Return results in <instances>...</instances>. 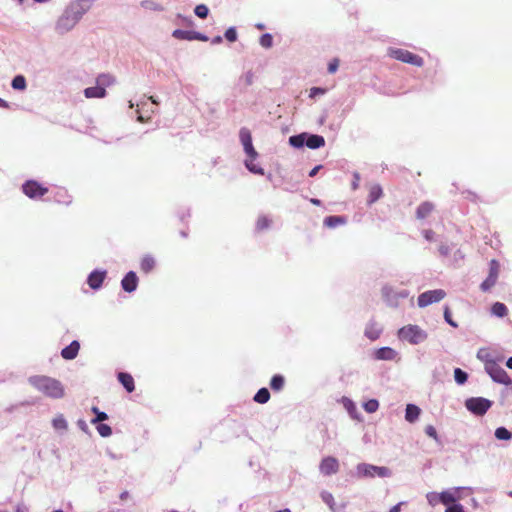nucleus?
I'll return each instance as SVG.
<instances>
[{
    "label": "nucleus",
    "instance_id": "obj_35",
    "mask_svg": "<svg viewBox=\"0 0 512 512\" xmlns=\"http://www.w3.org/2000/svg\"><path fill=\"white\" fill-rule=\"evenodd\" d=\"M495 437L499 440H510L512 434L505 427H499L495 430Z\"/></svg>",
    "mask_w": 512,
    "mask_h": 512
},
{
    "label": "nucleus",
    "instance_id": "obj_38",
    "mask_svg": "<svg viewBox=\"0 0 512 512\" xmlns=\"http://www.w3.org/2000/svg\"><path fill=\"white\" fill-rule=\"evenodd\" d=\"M96 429L102 437H109L112 434V429L109 425L101 422L97 423Z\"/></svg>",
    "mask_w": 512,
    "mask_h": 512
},
{
    "label": "nucleus",
    "instance_id": "obj_22",
    "mask_svg": "<svg viewBox=\"0 0 512 512\" xmlns=\"http://www.w3.org/2000/svg\"><path fill=\"white\" fill-rule=\"evenodd\" d=\"M420 408L414 404H408L406 407L405 419L412 423L414 422L420 415Z\"/></svg>",
    "mask_w": 512,
    "mask_h": 512
},
{
    "label": "nucleus",
    "instance_id": "obj_50",
    "mask_svg": "<svg viewBox=\"0 0 512 512\" xmlns=\"http://www.w3.org/2000/svg\"><path fill=\"white\" fill-rule=\"evenodd\" d=\"M225 38L229 42H235L237 40V31L234 27H230L225 31Z\"/></svg>",
    "mask_w": 512,
    "mask_h": 512
},
{
    "label": "nucleus",
    "instance_id": "obj_1",
    "mask_svg": "<svg viewBox=\"0 0 512 512\" xmlns=\"http://www.w3.org/2000/svg\"><path fill=\"white\" fill-rule=\"evenodd\" d=\"M29 383L50 398H62L64 396V387L60 381L47 376H33L29 378Z\"/></svg>",
    "mask_w": 512,
    "mask_h": 512
},
{
    "label": "nucleus",
    "instance_id": "obj_30",
    "mask_svg": "<svg viewBox=\"0 0 512 512\" xmlns=\"http://www.w3.org/2000/svg\"><path fill=\"white\" fill-rule=\"evenodd\" d=\"M114 81H115L114 77L110 74H100L96 79L97 85L104 87V88L106 86H110L111 84H113Z\"/></svg>",
    "mask_w": 512,
    "mask_h": 512
},
{
    "label": "nucleus",
    "instance_id": "obj_16",
    "mask_svg": "<svg viewBox=\"0 0 512 512\" xmlns=\"http://www.w3.org/2000/svg\"><path fill=\"white\" fill-rule=\"evenodd\" d=\"M53 200L62 205H69L72 202L71 196L65 188H58L54 192Z\"/></svg>",
    "mask_w": 512,
    "mask_h": 512
},
{
    "label": "nucleus",
    "instance_id": "obj_14",
    "mask_svg": "<svg viewBox=\"0 0 512 512\" xmlns=\"http://www.w3.org/2000/svg\"><path fill=\"white\" fill-rule=\"evenodd\" d=\"M79 349V342L74 340L68 346L62 349L61 356L66 360H73L78 355Z\"/></svg>",
    "mask_w": 512,
    "mask_h": 512
},
{
    "label": "nucleus",
    "instance_id": "obj_60",
    "mask_svg": "<svg viewBox=\"0 0 512 512\" xmlns=\"http://www.w3.org/2000/svg\"><path fill=\"white\" fill-rule=\"evenodd\" d=\"M222 42V37L221 36H216L213 40H212V43L214 44H218V43H221Z\"/></svg>",
    "mask_w": 512,
    "mask_h": 512
},
{
    "label": "nucleus",
    "instance_id": "obj_57",
    "mask_svg": "<svg viewBox=\"0 0 512 512\" xmlns=\"http://www.w3.org/2000/svg\"><path fill=\"white\" fill-rule=\"evenodd\" d=\"M324 93H325V89H322V88H319V87H313L310 90V97H314L317 94H324Z\"/></svg>",
    "mask_w": 512,
    "mask_h": 512
},
{
    "label": "nucleus",
    "instance_id": "obj_27",
    "mask_svg": "<svg viewBox=\"0 0 512 512\" xmlns=\"http://www.w3.org/2000/svg\"><path fill=\"white\" fill-rule=\"evenodd\" d=\"M381 334V329L376 324H370L365 329V335L372 341L378 339Z\"/></svg>",
    "mask_w": 512,
    "mask_h": 512
},
{
    "label": "nucleus",
    "instance_id": "obj_48",
    "mask_svg": "<svg viewBox=\"0 0 512 512\" xmlns=\"http://www.w3.org/2000/svg\"><path fill=\"white\" fill-rule=\"evenodd\" d=\"M321 496L322 500L330 507V509L334 510L335 501L333 495L329 492H323Z\"/></svg>",
    "mask_w": 512,
    "mask_h": 512
},
{
    "label": "nucleus",
    "instance_id": "obj_19",
    "mask_svg": "<svg viewBox=\"0 0 512 512\" xmlns=\"http://www.w3.org/2000/svg\"><path fill=\"white\" fill-rule=\"evenodd\" d=\"M378 360H393L397 356V352L390 347H382L375 352Z\"/></svg>",
    "mask_w": 512,
    "mask_h": 512
},
{
    "label": "nucleus",
    "instance_id": "obj_61",
    "mask_svg": "<svg viewBox=\"0 0 512 512\" xmlns=\"http://www.w3.org/2000/svg\"><path fill=\"white\" fill-rule=\"evenodd\" d=\"M355 178H356V181H354V183H353V189H357V187H358L357 181L359 180V175L355 174Z\"/></svg>",
    "mask_w": 512,
    "mask_h": 512
},
{
    "label": "nucleus",
    "instance_id": "obj_36",
    "mask_svg": "<svg viewBox=\"0 0 512 512\" xmlns=\"http://www.w3.org/2000/svg\"><path fill=\"white\" fill-rule=\"evenodd\" d=\"M91 410L96 414V417L91 420L92 424H97L108 419V415L105 412L100 411L96 406H93Z\"/></svg>",
    "mask_w": 512,
    "mask_h": 512
},
{
    "label": "nucleus",
    "instance_id": "obj_2",
    "mask_svg": "<svg viewBox=\"0 0 512 512\" xmlns=\"http://www.w3.org/2000/svg\"><path fill=\"white\" fill-rule=\"evenodd\" d=\"M400 339L408 341L411 344H418L427 337L426 333L417 325H407L398 331Z\"/></svg>",
    "mask_w": 512,
    "mask_h": 512
},
{
    "label": "nucleus",
    "instance_id": "obj_45",
    "mask_svg": "<svg viewBox=\"0 0 512 512\" xmlns=\"http://www.w3.org/2000/svg\"><path fill=\"white\" fill-rule=\"evenodd\" d=\"M194 12L199 18L205 19L208 16L209 9L206 5L199 4L195 7Z\"/></svg>",
    "mask_w": 512,
    "mask_h": 512
},
{
    "label": "nucleus",
    "instance_id": "obj_18",
    "mask_svg": "<svg viewBox=\"0 0 512 512\" xmlns=\"http://www.w3.org/2000/svg\"><path fill=\"white\" fill-rule=\"evenodd\" d=\"M433 210H434L433 203L428 202V201L423 202L418 206V208L416 210V217L418 219H425L432 213Z\"/></svg>",
    "mask_w": 512,
    "mask_h": 512
},
{
    "label": "nucleus",
    "instance_id": "obj_56",
    "mask_svg": "<svg viewBox=\"0 0 512 512\" xmlns=\"http://www.w3.org/2000/svg\"><path fill=\"white\" fill-rule=\"evenodd\" d=\"M423 236L427 241L431 242L434 240L435 232L431 229H426L423 231Z\"/></svg>",
    "mask_w": 512,
    "mask_h": 512
},
{
    "label": "nucleus",
    "instance_id": "obj_28",
    "mask_svg": "<svg viewBox=\"0 0 512 512\" xmlns=\"http://www.w3.org/2000/svg\"><path fill=\"white\" fill-rule=\"evenodd\" d=\"M491 312L497 317H505L508 314V309L505 304L496 302L491 307Z\"/></svg>",
    "mask_w": 512,
    "mask_h": 512
},
{
    "label": "nucleus",
    "instance_id": "obj_37",
    "mask_svg": "<svg viewBox=\"0 0 512 512\" xmlns=\"http://www.w3.org/2000/svg\"><path fill=\"white\" fill-rule=\"evenodd\" d=\"M289 143L293 147L300 148L305 143V135L304 134H300V135L291 136L289 138Z\"/></svg>",
    "mask_w": 512,
    "mask_h": 512
},
{
    "label": "nucleus",
    "instance_id": "obj_4",
    "mask_svg": "<svg viewBox=\"0 0 512 512\" xmlns=\"http://www.w3.org/2000/svg\"><path fill=\"white\" fill-rule=\"evenodd\" d=\"M492 406V402L483 397H471L465 401V407L476 416H483Z\"/></svg>",
    "mask_w": 512,
    "mask_h": 512
},
{
    "label": "nucleus",
    "instance_id": "obj_42",
    "mask_svg": "<svg viewBox=\"0 0 512 512\" xmlns=\"http://www.w3.org/2000/svg\"><path fill=\"white\" fill-rule=\"evenodd\" d=\"M499 271H500V265H499L498 261H496L495 259H492L489 263V276L498 278Z\"/></svg>",
    "mask_w": 512,
    "mask_h": 512
},
{
    "label": "nucleus",
    "instance_id": "obj_34",
    "mask_svg": "<svg viewBox=\"0 0 512 512\" xmlns=\"http://www.w3.org/2000/svg\"><path fill=\"white\" fill-rule=\"evenodd\" d=\"M12 87L17 90H24L26 88V79L22 75H17L12 80Z\"/></svg>",
    "mask_w": 512,
    "mask_h": 512
},
{
    "label": "nucleus",
    "instance_id": "obj_3",
    "mask_svg": "<svg viewBox=\"0 0 512 512\" xmlns=\"http://www.w3.org/2000/svg\"><path fill=\"white\" fill-rule=\"evenodd\" d=\"M485 370L495 382L505 385L512 384L507 372L496 361L488 360L485 363Z\"/></svg>",
    "mask_w": 512,
    "mask_h": 512
},
{
    "label": "nucleus",
    "instance_id": "obj_11",
    "mask_svg": "<svg viewBox=\"0 0 512 512\" xmlns=\"http://www.w3.org/2000/svg\"><path fill=\"white\" fill-rule=\"evenodd\" d=\"M172 36L178 40H188V41L199 40V41H204V42L208 41L207 36H205L199 32H196V31H187V30L176 29L173 31Z\"/></svg>",
    "mask_w": 512,
    "mask_h": 512
},
{
    "label": "nucleus",
    "instance_id": "obj_8",
    "mask_svg": "<svg viewBox=\"0 0 512 512\" xmlns=\"http://www.w3.org/2000/svg\"><path fill=\"white\" fill-rule=\"evenodd\" d=\"M446 296V292L443 289L429 290L421 293L418 296V306L423 308L430 304L440 302Z\"/></svg>",
    "mask_w": 512,
    "mask_h": 512
},
{
    "label": "nucleus",
    "instance_id": "obj_9",
    "mask_svg": "<svg viewBox=\"0 0 512 512\" xmlns=\"http://www.w3.org/2000/svg\"><path fill=\"white\" fill-rule=\"evenodd\" d=\"M382 295L388 305L396 307L398 305L399 299L406 298L408 296L407 291L397 292L390 286H385L382 289Z\"/></svg>",
    "mask_w": 512,
    "mask_h": 512
},
{
    "label": "nucleus",
    "instance_id": "obj_47",
    "mask_svg": "<svg viewBox=\"0 0 512 512\" xmlns=\"http://www.w3.org/2000/svg\"><path fill=\"white\" fill-rule=\"evenodd\" d=\"M427 501L431 506H436L438 503H441L439 498V493L430 492L426 495Z\"/></svg>",
    "mask_w": 512,
    "mask_h": 512
},
{
    "label": "nucleus",
    "instance_id": "obj_64",
    "mask_svg": "<svg viewBox=\"0 0 512 512\" xmlns=\"http://www.w3.org/2000/svg\"><path fill=\"white\" fill-rule=\"evenodd\" d=\"M78 425H79L82 429H85V427H86V423H85V421H83V420H79V421H78Z\"/></svg>",
    "mask_w": 512,
    "mask_h": 512
},
{
    "label": "nucleus",
    "instance_id": "obj_17",
    "mask_svg": "<svg viewBox=\"0 0 512 512\" xmlns=\"http://www.w3.org/2000/svg\"><path fill=\"white\" fill-rule=\"evenodd\" d=\"M118 380L126 389L127 392L131 393L135 390L134 378L131 374L120 372L118 374Z\"/></svg>",
    "mask_w": 512,
    "mask_h": 512
},
{
    "label": "nucleus",
    "instance_id": "obj_12",
    "mask_svg": "<svg viewBox=\"0 0 512 512\" xmlns=\"http://www.w3.org/2000/svg\"><path fill=\"white\" fill-rule=\"evenodd\" d=\"M439 498L442 504L449 506L454 504L458 499H460L459 489H450L439 493Z\"/></svg>",
    "mask_w": 512,
    "mask_h": 512
},
{
    "label": "nucleus",
    "instance_id": "obj_13",
    "mask_svg": "<svg viewBox=\"0 0 512 512\" xmlns=\"http://www.w3.org/2000/svg\"><path fill=\"white\" fill-rule=\"evenodd\" d=\"M138 284V278L133 271L128 272L121 281L123 290L126 292H133L136 290Z\"/></svg>",
    "mask_w": 512,
    "mask_h": 512
},
{
    "label": "nucleus",
    "instance_id": "obj_53",
    "mask_svg": "<svg viewBox=\"0 0 512 512\" xmlns=\"http://www.w3.org/2000/svg\"><path fill=\"white\" fill-rule=\"evenodd\" d=\"M425 433H426L429 437H431V438H433V439H435V440H437V439H438L437 431H436L435 427H434V426H432V425H428V426H426V428H425Z\"/></svg>",
    "mask_w": 512,
    "mask_h": 512
},
{
    "label": "nucleus",
    "instance_id": "obj_40",
    "mask_svg": "<svg viewBox=\"0 0 512 512\" xmlns=\"http://www.w3.org/2000/svg\"><path fill=\"white\" fill-rule=\"evenodd\" d=\"M497 279L498 278H495V277H492V276H489L482 282L481 284V290L486 292L488 290H490L497 282Z\"/></svg>",
    "mask_w": 512,
    "mask_h": 512
},
{
    "label": "nucleus",
    "instance_id": "obj_43",
    "mask_svg": "<svg viewBox=\"0 0 512 512\" xmlns=\"http://www.w3.org/2000/svg\"><path fill=\"white\" fill-rule=\"evenodd\" d=\"M454 378L458 384H464L467 381L468 375L460 368H456L454 371Z\"/></svg>",
    "mask_w": 512,
    "mask_h": 512
},
{
    "label": "nucleus",
    "instance_id": "obj_24",
    "mask_svg": "<svg viewBox=\"0 0 512 512\" xmlns=\"http://www.w3.org/2000/svg\"><path fill=\"white\" fill-rule=\"evenodd\" d=\"M305 144L307 145V147H309L310 149H317V148H320L322 146L325 145V140L322 136L320 135H310Z\"/></svg>",
    "mask_w": 512,
    "mask_h": 512
},
{
    "label": "nucleus",
    "instance_id": "obj_46",
    "mask_svg": "<svg viewBox=\"0 0 512 512\" xmlns=\"http://www.w3.org/2000/svg\"><path fill=\"white\" fill-rule=\"evenodd\" d=\"M379 407V403L376 399H370L367 402L364 403V409L368 413H374L377 411Z\"/></svg>",
    "mask_w": 512,
    "mask_h": 512
},
{
    "label": "nucleus",
    "instance_id": "obj_59",
    "mask_svg": "<svg viewBox=\"0 0 512 512\" xmlns=\"http://www.w3.org/2000/svg\"><path fill=\"white\" fill-rule=\"evenodd\" d=\"M401 505H402V503H398V504L394 505V506L389 510V512H400V510H401Z\"/></svg>",
    "mask_w": 512,
    "mask_h": 512
},
{
    "label": "nucleus",
    "instance_id": "obj_10",
    "mask_svg": "<svg viewBox=\"0 0 512 512\" xmlns=\"http://www.w3.org/2000/svg\"><path fill=\"white\" fill-rule=\"evenodd\" d=\"M319 469L320 472L326 476L336 474L339 470V462L335 457H325L322 459Z\"/></svg>",
    "mask_w": 512,
    "mask_h": 512
},
{
    "label": "nucleus",
    "instance_id": "obj_58",
    "mask_svg": "<svg viewBox=\"0 0 512 512\" xmlns=\"http://www.w3.org/2000/svg\"><path fill=\"white\" fill-rule=\"evenodd\" d=\"M321 167H322L321 165H318V166L314 167V168L309 172V176H310V177H314V176L318 173V171L321 169Z\"/></svg>",
    "mask_w": 512,
    "mask_h": 512
},
{
    "label": "nucleus",
    "instance_id": "obj_25",
    "mask_svg": "<svg viewBox=\"0 0 512 512\" xmlns=\"http://www.w3.org/2000/svg\"><path fill=\"white\" fill-rule=\"evenodd\" d=\"M156 265V261L155 259L150 256V255H146L142 258L141 262H140V268L141 270L144 272V273H149L151 272L154 267Z\"/></svg>",
    "mask_w": 512,
    "mask_h": 512
},
{
    "label": "nucleus",
    "instance_id": "obj_44",
    "mask_svg": "<svg viewBox=\"0 0 512 512\" xmlns=\"http://www.w3.org/2000/svg\"><path fill=\"white\" fill-rule=\"evenodd\" d=\"M245 166L247 167V169L255 174H260V175H263L264 174V171L262 168L258 167L257 165L254 164V160H252L251 158H249L248 160L245 161Z\"/></svg>",
    "mask_w": 512,
    "mask_h": 512
},
{
    "label": "nucleus",
    "instance_id": "obj_15",
    "mask_svg": "<svg viewBox=\"0 0 512 512\" xmlns=\"http://www.w3.org/2000/svg\"><path fill=\"white\" fill-rule=\"evenodd\" d=\"M105 276H106L105 272L93 271L88 276V284H89V286L92 289H98L102 285V283H103V281L105 279Z\"/></svg>",
    "mask_w": 512,
    "mask_h": 512
},
{
    "label": "nucleus",
    "instance_id": "obj_52",
    "mask_svg": "<svg viewBox=\"0 0 512 512\" xmlns=\"http://www.w3.org/2000/svg\"><path fill=\"white\" fill-rule=\"evenodd\" d=\"M441 256L447 257L451 252V247L448 244H441L438 248Z\"/></svg>",
    "mask_w": 512,
    "mask_h": 512
},
{
    "label": "nucleus",
    "instance_id": "obj_33",
    "mask_svg": "<svg viewBox=\"0 0 512 512\" xmlns=\"http://www.w3.org/2000/svg\"><path fill=\"white\" fill-rule=\"evenodd\" d=\"M239 138L243 146L252 143V136L247 128H241L239 132Z\"/></svg>",
    "mask_w": 512,
    "mask_h": 512
},
{
    "label": "nucleus",
    "instance_id": "obj_26",
    "mask_svg": "<svg viewBox=\"0 0 512 512\" xmlns=\"http://www.w3.org/2000/svg\"><path fill=\"white\" fill-rule=\"evenodd\" d=\"M285 379L282 375L276 374L271 378L270 387L273 391H281L284 387Z\"/></svg>",
    "mask_w": 512,
    "mask_h": 512
},
{
    "label": "nucleus",
    "instance_id": "obj_23",
    "mask_svg": "<svg viewBox=\"0 0 512 512\" xmlns=\"http://www.w3.org/2000/svg\"><path fill=\"white\" fill-rule=\"evenodd\" d=\"M347 222L344 216H328L324 219V225L328 228H335Z\"/></svg>",
    "mask_w": 512,
    "mask_h": 512
},
{
    "label": "nucleus",
    "instance_id": "obj_63",
    "mask_svg": "<svg viewBox=\"0 0 512 512\" xmlns=\"http://www.w3.org/2000/svg\"><path fill=\"white\" fill-rule=\"evenodd\" d=\"M506 365L509 369H512V357H510L507 362H506Z\"/></svg>",
    "mask_w": 512,
    "mask_h": 512
},
{
    "label": "nucleus",
    "instance_id": "obj_6",
    "mask_svg": "<svg viewBox=\"0 0 512 512\" xmlns=\"http://www.w3.org/2000/svg\"><path fill=\"white\" fill-rule=\"evenodd\" d=\"M357 472L361 477H388L391 475V471L387 467L375 466L371 464H359L357 466Z\"/></svg>",
    "mask_w": 512,
    "mask_h": 512
},
{
    "label": "nucleus",
    "instance_id": "obj_55",
    "mask_svg": "<svg viewBox=\"0 0 512 512\" xmlns=\"http://www.w3.org/2000/svg\"><path fill=\"white\" fill-rule=\"evenodd\" d=\"M338 66H339V60L337 58L333 59L329 64H328V72L329 73H335L338 69Z\"/></svg>",
    "mask_w": 512,
    "mask_h": 512
},
{
    "label": "nucleus",
    "instance_id": "obj_20",
    "mask_svg": "<svg viewBox=\"0 0 512 512\" xmlns=\"http://www.w3.org/2000/svg\"><path fill=\"white\" fill-rule=\"evenodd\" d=\"M86 98H104L106 96V89L99 85L95 87H88L84 90Z\"/></svg>",
    "mask_w": 512,
    "mask_h": 512
},
{
    "label": "nucleus",
    "instance_id": "obj_21",
    "mask_svg": "<svg viewBox=\"0 0 512 512\" xmlns=\"http://www.w3.org/2000/svg\"><path fill=\"white\" fill-rule=\"evenodd\" d=\"M383 195L382 187L379 184H374L369 188V194L367 198L368 204H373L379 200Z\"/></svg>",
    "mask_w": 512,
    "mask_h": 512
},
{
    "label": "nucleus",
    "instance_id": "obj_32",
    "mask_svg": "<svg viewBox=\"0 0 512 512\" xmlns=\"http://www.w3.org/2000/svg\"><path fill=\"white\" fill-rule=\"evenodd\" d=\"M52 425L54 427V429L56 430H66L68 425H67V422L64 418L63 415H58L56 416L53 421H52Z\"/></svg>",
    "mask_w": 512,
    "mask_h": 512
},
{
    "label": "nucleus",
    "instance_id": "obj_5",
    "mask_svg": "<svg viewBox=\"0 0 512 512\" xmlns=\"http://www.w3.org/2000/svg\"><path fill=\"white\" fill-rule=\"evenodd\" d=\"M390 56L398 61L408 63L416 67H421L423 65L422 57L405 49H392L390 51Z\"/></svg>",
    "mask_w": 512,
    "mask_h": 512
},
{
    "label": "nucleus",
    "instance_id": "obj_29",
    "mask_svg": "<svg viewBox=\"0 0 512 512\" xmlns=\"http://www.w3.org/2000/svg\"><path fill=\"white\" fill-rule=\"evenodd\" d=\"M254 401L259 404H265L270 399V392L267 388H261L254 396Z\"/></svg>",
    "mask_w": 512,
    "mask_h": 512
},
{
    "label": "nucleus",
    "instance_id": "obj_49",
    "mask_svg": "<svg viewBox=\"0 0 512 512\" xmlns=\"http://www.w3.org/2000/svg\"><path fill=\"white\" fill-rule=\"evenodd\" d=\"M243 148H244V151H245V153L247 154V156H248L249 158H251L252 160H255V159L257 158L258 153H257V151L255 150V148L253 147V144H252V143H251V144H248V145L243 146Z\"/></svg>",
    "mask_w": 512,
    "mask_h": 512
},
{
    "label": "nucleus",
    "instance_id": "obj_62",
    "mask_svg": "<svg viewBox=\"0 0 512 512\" xmlns=\"http://www.w3.org/2000/svg\"><path fill=\"white\" fill-rule=\"evenodd\" d=\"M0 107H4V108H7L8 107V104L6 101H4L3 99L0 98Z\"/></svg>",
    "mask_w": 512,
    "mask_h": 512
},
{
    "label": "nucleus",
    "instance_id": "obj_41",
    "mask_svg": "<svg viewBox=\"0 0 512 512\" xmlns=\"http://www.w3.org/2000/svg\"><path fill=\"white\" fill-rule=\"evenodd\" d=\"M497 279L498 278H495V277H492V276H489L482 282L481 284V290L486 292L488 290H490L497 282Z\"/></svg>",
    "mask_w": 512,
    "mask_h": 512
},
{
    "label": "nucleus",
    "instance_id": "obj_7",
    "mask_svg": "<svg viewBox=\"0 0 512 512\" xmlns=\"http://www.w3.org/2000/svg\"><path fill=\"white\" fill-rule=\"evenodd\" d=\"M22 191L27 197L37 199L43 197L49 190L35 180H28L22 185Z\"/></svg>",
    "mask_w": 512,
    "mask_h": 512
},
{
    "label": "nucleus",
    "instance_id": "obj_51",
    "mask_svg": "<svg viewBox=\"0 0 512 512\" xmlns=\"http://www.w3.org/2000/svg\"><path fill=\"white\" fill-rule=\"evenodd\" d=\"M444 318L446 320V322L451 325L452 327H457V323L453 321L452 317H451V312H450V309L448 306L445 307L444 309Z\"/></svg>",
    "mask_w": 512,
    "mask_h": 512
},
{
    "label": "nucleus",
    "instance_id": "obj_39",
    "mask_svg": "<svg viewBox=\"0 0 512 512\" xmlns=\"http://www.w3.org/2000/svg\"><path fill=\"white\" fill-rule=\"evenodd\" d=\"M259 43L263 48H266V49L272 47V45H273L272 35L269 33L263 34L259 39Z\"/></svg>",
    "mask_w": 512,
    "mask_h": 512
},
{
    "label": "nucleus",
    "instance_id": "obj_31",
    "mask_svg": "<svg viewBox=\"0 0 512 512\" xmlns=\"http://www.w3.org/2000/svg\"><path fill=\"white\" fill-rule=\"evenodd\" d=\"M270 224L271 220L267 216L261 215L258 217L256 221V229L258 231H263L265 229H268L270 227Z\"/></svg>",
    "mask_w": 512,
    "mask_h": 512
},
{
    "label": "nucleus",
    "instance_id": "obj_54",
    "mask_svg": "<svg viewBox=\"0 0 512 512\" xmlns=\"http://www.w3.org/2000/svg\"><path fill=\"white\" fill-rule=\"evenodd\" d=\"M445 512H464V508L461 504H452L447 506Z\"/></svg>",
    "mask_w": 512,
    "mask_h": 512
}]
</instances>
